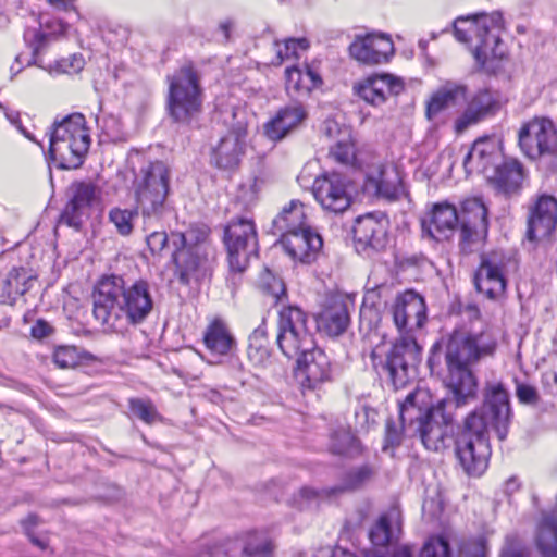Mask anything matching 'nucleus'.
I'll list each match as a JSON object with an SVG mask.
<instances>
[{
    "label": "nucleus",
    "mask_w": 557,
    "mask_h": 557,
    "mask_svg": "<svg viewBox=\"0 0 557 557\" xmlns=\"http://www.w3.org/2000/svg\"><path fill=\"white\" fill-rule=\"evenodd\" d=\"M352 307V301L342 295H330L323 310L318 317V324L330 336H339L343 334L350 322L349 309Z\"/></svg>",
    "instance_id": "nucleus-21"
},
{
    "label": "nucleus",
    "mask_w": 557,
    "mask_h": 557,
    "mask_svg": "<svg viewBox=\"0 0 557 557\" xmlns=\"http://www.w3.org/2000/svg\"><path fill=\"white\" fill-rule=\"evenodd\" d=\"M90 141H49L51 160L60 169L72 170L83 164Z\"/></svg>",
    "instance_id": "nucleus-29"
},
{
    "label": "nucleus",
    "mask_w": 557,
    "mask_h": 557,
    "mask_svg": "<svg viewBox=\"0 0 557 557\" xmlns=\"http://www.w3.org/2000/svg\"><path fill=\"white\" fill-rule=\"evenodd\" d=\"M459 223V214L455 206L440 202L422 219L423 234L437 242L448 239Z\"/></svg>",
    "instance_id": "nucleus-22"
},
{
    "label": "nucleus",
    "mask_w": 557,
    "mask_h": 557,
    "mask_svg": "<svg viewBox=\"0 0 557 557\" xmlns=\"http://www.w3.org/2000/svg\"><path fill=\"white\" fill-rule=\"evenodd\" d=\"M556 131L554 123L544 116H535L529 122L524 123L519 129V139L533 137L535 139H547L553 136Z\"/></svg>",
    "instance_id": "nucleus-43"
},
{
    "label": "nucleus",
    "mask_w": 557,
    "mask_h": 557,
    "mask_svg": "<svg viewBox=\"0 0 557 557\" xmlns=\"http://www.w3.org/2000/svg\"><path fill=\"white\" fill-rule=\"evenodd\" d=\"M274 49H275L276 58H275V60H272V64L278 66L287 59L285 57V50H284L282 42L276 41L274 44Z\"/></svg>",
    "instance_id": "nucleus-62"
},
{
    "label": "nucleus",
    "mask_w": 557,
    "mask_h": 557,
    "mask_svg": "<svg viewBox=\"0 0 557 557\" xmlns=\"http://www.w3.org/2000/svg\"><path fill=\"white\" fill-rule=\"evenodd\" d=\"M322 134L329 138L347 137V136H349V131L347 127H345L344 125H341L334 119H327L323 122Z\"/></svg>",
    "instance_id": "nucleus-56"
},
{
    "label": "nucleus",
    "mask_w": 557,
    "mask_h": 557,
    "mask_svg": "<svg viewBox=\"0 0 557 557\" xmlns=\"http://www.w3.org/2000/svg\"><path fill=\"white\" fill-rule=\"evenodd\" d=\"M53 361L61 369H72L79 364V355L75 347L62 346L55 349Z\"/></svg>",
    "instance_id": "nucleus-51"
},
{
    "label": "nucleus",
    "mask_w": 557,
    "mask_h": 557,
    "mask_svg": "<svg viewBox=\"0 0 557 557\" xmlns=\"http://www.w3.org/2000/svg\"><path fill=\"white\" fill-rule=\"evenodd\" d=\"M483 396L482 408L467 417L465 431L456 441V456L470 475H481L487 468L491 456L488 426L499 441H504L512 416L509 394L502 383H486Z\"/></svg>",
    "instance_id": "nucleus-1"
},
{
    "label": "nucleus",
    "mask_w": 557,
    "mask_h": 557,
    "mask_svg": "<svg viewBox=\"0 0 557 557\" xmlns=\"http://www.w3.org/2000/svg\"><path fill=\"white\" fill-rule=\"evenodd\" d=\"M388 220L383 213H368L356 219L354 238L364 247L381 249L386 243Z\"/></svg>",
    "instance_id": "nucleus-24"
},
{
    "label": "nucleus",
    "mask_w": 557,
    "mask_h": 557,
    "mask_svg": "<svg viewBox=\"0 0 557 557\" xmlns=\"http://www.w3.org/2000/svg\"><path fill=\"white\" fill-rule=\"evenodd\" d=\"M502 157L500 141H473L463 159V165L467 171L484 172L490 166L496 168Z\"/></svg>",
    "instance_id": "nucleus-28"
},
{
    "label": "nucleus",
    "mask_w": 557,
    "mask_h": 557,
    "mask_svg": "<svg viewBox=\"0 0 557 557\" xmlns=\"http://www.w3.org/2000/svg\"><path fill=\"white\" fill-rule=\"evenodd\" d=\"M187 236L191 233H172L170 240L175 247L172 258L176 265L178 278L183 284H188L205 263V247L200 244L189 245Z\"/></svg>",
    "instance_id": "nucleus-17"
},
{
    "label": "nucleus",
    "mask_w": 557,
    "mask_h": 557,
    "mask_svg": "<svg viewBox=\"0 0 557 557\" xmlns=\"http://www.w3.org/2000/svg\"><path fill=\"white\" fill-rule=\"evenodd\" d=\"M499 557H530V553L520 541L508 539Z\"/></svg>",
    "instance_id": "nucleus-54"
},
{
    "label": "nucleus",
    "mask_w": 557,
    "mask_h": 557,
    "mask_svg": "<svg viewBox=\"0 0 557 557\" xmlns=\"http://www.w3.org/2000/svg\"><path fill=\"white\" fill-rule=\"evenodd\" d=\"M515 389L518 400L523 405L536 406L541 400L537 388L525 381L515 379Z\"/></svg>",
    "instance_id": "nucleus-50"
},
{
    "label": "nucleus",
    "mask_w": 557,
    "mask_h": 557,
    "mask_svg": "<svg viewBox=\"0 0 557 557\" xmlns=\"http://www.w3.org/2000/svg\"><path fill=\"white\" fill-rule=\"evenodd\" d=\"M136 215V210L113 208L109 212V220L114 224L120 235L127 236L133 231V220Z\"/></svg>",
    "instance_id": "nucleus-47"
},
{
    "label": "nucleus",
    "mask_w": 557,
    "mask_h": 557,
    "mask_svg": "<svg viewBox=\"0 0 557 557\" xmlns=\"http://www.w3.org/2000/svg\"><path fill=\"white\" fill-rule=\"evenodd\" d=\"M372 475V471L368 467H361L351 473L354 483L361 484Z\"/></svg>",
    "instance_id": "nucleus-59"
},
{
    "label": "nucleus",
    "mask_w": 557,
    "mask_h": 557,
    "mask_svg": "<svg viewBox=\"0 0 557 557\" xmlns=\"http://www.w3.org/2000/svg\"><path fill=\"white\" fill-rule=\"evenodd\" d=\"M274 544L264 532H248L242 549L243 557H272Z\"/></svg>",
    "instance_id": "nucleus-41"
},
{
    "label": "nucleus",
    "mask_w": 557,
    "mask_h": 557,
    "mask_svg": "<svg viewBox=\"0 0 557 557\" xmlns=\"http://www.w3.org/2000/svg\"><path fill=\"white\" fill-rule=\"evenodd\" d=\"M363 172L364 189L368 193L389 200L398 199L405 194L403 173L396 164L383 162L374 154Z\"/></svg>",
    "instance_id": "nucleus-12"
},
{
    "label": "nucleus",
    "mask_w": 557,
    "mask_h": 557,
    "mask_svg": "<svg viewBox=\"0 0 557 557\" xmlns=\"http://www.w3.org/2000/svg\"><path fill=\"white\" fill-rule=\"evenodd\" d=\"M394 52L393 40L388 35L382 33L357 35L349 46L351 58L368 65L386 63Z\"/></svg>",
    "instance_id": "nucleus-16"
},
{
    "label": "nucleus",
    "mask_w": 557,
    "mask_h": 557,
    "mask_svg": "<svg viewBox=\"0 0 557 557\" xmlns=\"http://www.w3.org/2000/svg\"><path fill=\"white\" fill-rule=\"evenodd\" d=\"M232 117H233V120H236V125L233 127L232 135H234L237 139L246 136L247 135L246 123L242 119H238L237 113H233Z\"/></svg>",
    "instance_id": "nucleus-60"
},
{
    "label": "nucleus",
    "mask_w": 557,
    "mask_h": 557,
    "mask_svg": "<svg viewBox=\"0 0 557 557\" xmlns=\"http://www.w3.org/2000/svg\"><path fill=\"white\" fill-rule=\"evenodd\" d=\"M259 285L263 292L270 294L275 299V302L286 296L284 281L269 269H264L260 273Z\"/></svg>",
    "instance_id": "nucleus-46"
},
{
    "label": "nucleus",
    "mask_w": 557,
    "mask_h": 557,
    "mask_svg": "<svg viewBox=\"0 0 557 557\" xmlns=\"http://www.w3.org/2000/svg\"><path fill=\"white\" fill-rule=\"evenodd\" d=\"M170 178L169 165L156 161L141 168L135 180L136 203L144 218L145 231H149L150 224L160 221L165 212Z\"/></svg>",
    "instance_id": "nucleus-6"
},
{
    "label": "nucleus",
    "mask_w": 557,
    "mask_h": 557,
    "mask_svg": "<svg viewBox=\"0 0 557 557\" xmlns=\"http://www.w3.org/2000/svg\"><path fill=\"white\" fill-rule=\"evenodd\" d=\"M465 99L466 87L463 85L454 82H446L426 102V117L432 120L444 110L456 106L459 101Z\"/></svg>",
    "instance_id": "nucleus-32"
},
{
    "label": "nucleus",
    "mask_w": 557,
    "mask_h": 557,
    "mask_svg": "<svg viewBox=\"0 0 557 557\" xmlns=\"http://www.w3.org/2000/svg\"><path fill=\"white\" fill-rule=\"evenodd\" d=\"M419 557H451L447 539L443 535L430 537L422 546Z\"/></svg>",
    "instance_id": "nucleus-49"
},
{
    "label": "nucleus",
    "mask_w": 557,
    "mask_h": 557,
    "mask_svg": "<svg viewBox=\"0 0 557 557\" xmlns=\"http://www.w3.org/2000/svg\"><path fill=\"white\" fill-rule=\"evenodd\" d=\"M461 552L465 555H470V557H484L485 545L482 539L475 540L474 542L465 545L461 548Z\"/></svg>",
    "instance_id": "nucleus-57"
},
{
    "label": "nucleus",
    "mask_w": 557,
    "mask_h": 557,
    "mask_svg": "<svg viewBox=\"0 0 557 557\" xmlns=\"http://www.w3.org/2000/svg\"><path fill=\"white\" fill-rule=\"evenodd\" d=\"M224 243L230 269L233 272H244L250 257L256 256L259 248L255 222L245 218L232 220L225 227Z\"/></svg>",
    "instance_id": "nucleus-10"
},
{
    "label": "nucleus",
    "mask_w": 557,
    "mask_h": 557,
    "mask_svg": "<svg viewBox=\"0 0 557 557\" xmlns=\"http://www.w3.org/2000/svg\"><path fill=\"white\" fill-rule=\"evenodd\" d=\"M233 27H234V24L230 20L224 21L219 25V30L222 34V37L225 41H227L231 38V32H232Z\"/></svg>",
    "instance_id": "nucleus-64"
},
{
    "label": "nucleus",
    "mask_w": 557,
    "mask_h": 557,
    "mask_svg": "<svg viewBox=\"0 0 557 557\" xmlns=\"http://www.w3.org/2000/svg\"><path fill=\"white\" fill-rule=\"evenodd\" d=\"M46 135L49 139H90L86 119L77 112L55 119Z\"/></svg>",
    "instance_id": "nucleus-31"
},
{
    "label": "nucleus",
    "mask_w": 557,
    "mask_h": 557,
    "mask_svg": "<svg viewBox=\"0 0 557 557\" xmlns=\"http://www.w3.org/2000/svg\"><path fill=\"white\" fill-rule=\"evenodd\" d=\"M472 347L475 349L478 360L482 357L492 356L497 346L496 334L487 326L478 334H472Z\"/></svg>",
    "instance_id": "nucleus-45"
},
{
    "label": "nucleus",
    "mask_w": 557,
    "mask_h": 557,
    "mask_svg": "<svg viewBox=\"0 0 557 557\" xmlns=\"http://www.w3.org/2000/svg\"><path fill=\"white\" fill-rule=\"evenodd\" d=\"M307 117V111L300 103H294L280 110L264 124V135L269 139H283Z\"/></svg>",
    "instance_id": "nucleus-27"
},
{
    "label": "nucleus",
    "mask_w": 557,
    "mask_h": 557,
    "mask_svg": "<svg viewBox=\"0 0 557 557\" xmlns=\"http://www.w3.org/2000/svg\"><path fill=\"white\" fill-rule=\"evenodd\" d=\"M507 263L508 259L500 251L482 255L474 278L476 289L490 299L503 296L506 289L505 269Z\"/></svg>",
    "instance_id": "nucleus-15"
},
{
    "label": "nucleus",
    "mask_w": 557,
    "mask_h": 557,
    "mask_svg": "<svg viewBox=\"0 0 557 557\" xmlns=\"http://www.w3.org/2000/svg\"><path fill=\"white\" fill-rule=\"evenodd\" d=\"M320 84V76L309 66H306L305 70L299 67H288L286 70V86L288 90L307 95Z\"/></svg>",
    "instance_id": "nucleus-39"
},
{
    "label": "nucleus",
    "mask_w": 557,
    "mask_h": 557,
    "mask_svg": "<svg viewBox=\"0 0 557 557\" xmlns=\"http://www.w3.org/2000/svg\"><path fill=\"white\" fill-rule=\"evenodd\" d=\"M101 190L91 182H73L67 190V201L62 210L59 223L81 230L83 221L89 215L91 208L100 200Z\"/></svg>",
    "instance_id": "nucleus-13"
},
{
    "label": "nucleus",
    "mask_w": 557,
    "mask_h": 557,
    "mask_svg": "<svg viewBox=\"0 0 557 557\" xmlns=\"http://www.w3.org/2000/svg\"><path fill=\"white\" fill-rule=\"evenodd\" d=\"M557 226V199L542 194L529 208L527 236L529 240L548 237Z\"/></svg>",
    "instance_id": "nucleus-18"
},
{
    "label": "nucleus",
    "mask_w": 557,
    "mask_h": 557,
    "mask_svg": "<svg viewBox=\"0 0 557 557\" xmlns=\"http://www.w3.org/2000/svg\"><path fill=\"white\" fill-rule=\"evenodd\" d=\"M502 30L503 17L498 12L459 17L454 23L457 40L468 46L476 64L488 73L497 71L507 57Z\"/></svg>",
    "instance_id": "nucleus-4"
},
{
    "label": "nucleus",
    "mask_w": 557,
    "mask_h": 557,
    "mask_svg": "<svg viewBox=\"0 0 557 557\" xmlns=\"http://www.w3.org/2000/svg\"><path fill=\"white\" fill-rule=\"evenodd\" d=\"M272 227V232L274 234L280 233L281 236L307 228L304 203L299 200H292L273 220Z\"/></svg>",
    "instance_id": "nucleus-33"
},
{
    "label": "nucleus",
    "mask_w": 557,
    "mask_h": 557,
    "mask_svg": "<svg viewBox=\"0 0 557 557\" xmlns=\"http://www.w3.org/2000/svg\"><path fill=\"white\" fill-rule=\"evenodd\" d=\"M403 90V79L388 73L372 75L357 87L358 95L374 106L384 103L389 96L399 95Z\"/></svg>",
    "instance_id": "nucleus-23"
},
{
    "label": "nucleus",
    "mask_w": 557,
    "mask_h": 557,
    "mask_svg": "<svg viewBox=\"0 0 557 557\" xmlns=\"http://www.w3.org/2000/svg\"><path fill=\"white\" fill-rule=\"evenodd\" d=\"M287 60L299 59L300 53L309 48V42L306 38H289L282 41Z\"/></svg>",
    "instance_id": "nucleus-53"
},
{
    "label": "nucleus",
    "mask_w": 557,
    "mask_h": 557,
    "mask_svg": "<svg viewBox=\"0 0 557 557\" xmlns=\"http://www.w3.org/2000/svg\"><path fill=\"white\" fill-rule=\"evenodd\" d=\"M495 100L488 90L479 91L470 101L467 110L455 121V134L461 136L470 126L479 123L493 111Z\"/></svg>",
    "instance_id": "nucleus-30"
},
{
    "label": "nucleus",
    "mask_w": 557,
    "mask_h": 557,
    "mask_svg": "<svg viewBox=\"0 0 557 557\" xmlns=\"http://www.w3.org/2000/svg\"><path fill=\"white\" fill-rule=\"evenodd\" d=\"M395 325L401 331L412 332L421 329L426 321V305L421 295L406 290L397 296L393 306Z\"/></svg>",
    "instance_id": "nucleus-19"
},
{
    "label": "nucleus",
    "mask_w": 557,
    "mask_h": 557,
    "mask_svg": "<svg viewBox=\"0 0 557 557\" xmlns=\"http://www.w3.org/2000/svg\"><path fill=\"white\" fill-rule=\"evenodd\" d=\"M28 280L24 269H12L2 283L1 302L14 305L17 297L28 290Z\"/></svg>",
    "instance_id": "nucleus-38"
},
{
    "label": "nucleus",
    "mask_w": 557,
    "mask_h": 557,
    "mask_svg": "<svg viewBox=\"0 0 557 557\" xmlns=\"http://www.w3.org/2000/svg\"><path fill=\"white\" fill-rule=\"evenodd\" d=\"M129 408L141 421L152 424L160 419L154 405L149 399L132 398L129 399Z\"/></svg>",
    "instance_id": "nucleus-48"
},
{
    "label": "nucleus",
    "mask_w": 557,
    "mask_h": 557,
    "mask_svg": "<svg viewBox=\"0 0 557 557\" xmlns=\"http://www.w3.org/2000/svg\"><path fill=\"white\" fill-rule=\"evenodd\" d=\"M330 449L335 455L352 454L359 451V442L349 430L339 429L331 436Z\"/></svg>",
    "instance_id": "nucleus-44"
},
{
    "label": "nucleus",
    "mask_w": 557,
    "mask_h": 557,
    "mask_svg": "<svg viewBox=\"0 0 557 557\" xmlns=\"http://www.w3.org/2000/svg\"><path fill=\"white\" fill-rule=\"evenodd\" d=\"M203 339L207 348L218 355L228 354L234 345L233 336L220 320H214L208 326Z\"/></svg>",
    "instance_id": "nucleus-37"
},
{
    "label": "nucleus",
    "mask_w": 557,
    "mask_h": 557,
    "mask_svg": "<svg viewBox=\"0 0 557 557\" xmlns=\"http://www.w3.org/2000/svg\"><path fill=\"white\" fill-rule=\"evenodd\" d=\"M148 248L153 255L161 253L169 243V236L165 232H151L146 237Z\"/></svg>",
    "instance_id": "nucleus-55"
},
{
    "label": "nucleus",
    "mask_w": 557,
    "mask_h": 557,
    "mask_svg": "<svg viewBox=\"0 0 557 557\" xmlns=\"http://www.w3.org/2000/svg\"><path fill=\"white\" fill-rule=\"evenodd\" d=\"M400 532L399 522L392 515H383L369 531V539L376 546H386L397 539Z\"/></svg>",
    "instance_id": "nucleus-40"
},
{
    "label": "nucleus",
    "mask_w": 557,
    "mask_h": 557,
    "mask_svg": "<svg viewBox=\"0 0 557 557\" xmlns=\"http://www.w3.org/2000/svg\"><path fill=\"white\" fill-rule=\"evenodd\" d=\"M245 141H218L212 148L211 162L219 169L232 170L239 163Z\"/></svg>",
    "instance_id": "nucleus-35"
},
{
    "label": "nucleus",
    "mask_w": 557,
    "mask_h": 557,
    "mask_svg": "<svg viewBox=\"0 0 557 557\" xmlns=\"http://www.w3.org/2000/svg\"><path fill=\"white\" fill-rule=\"evenodd\" d=\"M94 315L109 329H117L123 320L131 324L143 322L153 308L149 284L139 280L131 286L119 275L103 276L94 294Z\"/></svg>",
    "instance_id": "nucleus-3"
},
{
    "label": "nucleus",
    "mask_w": 557,
    "mask_h": 557,
    "mask_svg": "<svg viewBox=\"0 0 557 557\" xmlns=\"http://www.w3.org/2000/svg\"><path fill=\"white\" fill-rule=\"evenodd\" d=\"M247 357L251 366L256 369L265 368L270 362V352L264 344L263 330H255L249 336Z\"/></svg>",
    "instance_id": "nucleus-42"
},
{
    "label": "nucleus",
    "mask_w": 557,
    "mask_h": 557,
    "mask_svg": "<svg viewBox=\"0 0 557 557\" xmlns=\"http://www.w3.org/2000/svg\"><path fill=\"white\" fill-rule=\"evenodd\" d=\"M472 333L455 331L446 342L445 363L447 374L444 382L450 395L458 401H471L476 397V381L469 366L476 362L475 349L471 344Z\"/></svg>",
    "instance_id": "nucleus-5"
},
{
    "label": "nucleus",
    "mask_w": 557,
    "mask_h": 557,
    "mask_svg": "<svg viewBox=\"0 0 557 557\" xmlns=\"http://www.w3.org/2000/svg\"><path fill=\"white\" fill-rule=\"evenodd\" d=\"M298 495H299V497H301V500H299V503H298V507L304 508L306 502H309L317 497V492L310 487H302L299 491Z\"/></svg>",
    "instance_id": "nucleus-61"
},
{
    "label": "nucleus",
    "mask_w": 557,
    "mask_h": 557,
    "mask_svg": "<svg viewBox=\"0 0 557 557\" xmlns=\"http://www.w3.org/2000/svg\"><path fill=\"white\" fill-rule=\"evenodd\" d=\"M201 108L200 89L191 67H182L170 78L168 110L177 122H188Z\"/></svg>",
    "instance_id": "nucleus-8"
},
{
    "label": "nucleus",
    "mask_w": 557,
    "mask_h": 557,
    "mask_svg": "<svg viewBox=\"0 0 557 557\" xmlns=\"http://www.w3.org/2000/svg\"><path fill=\"white\" fill-rule=\"evenodd\" d=\"M487 214V207L481 198H468L462 202L459 246L463 253L475 252L484 246L488 234Z\"/></svg>",
    "instance_id": "nucleus-11"
},
{
    "label": "nucleus",
    "mask_w": 557,
    "mask_h": 557,
    "mask_svg": "<svg viewBox=\"0 0 557 557\" xmlns=\"http://www.w3.org/2000/svg\"><path fill=\"white\" fill-rule=\"evenodd\" d=\"M377 411L369 406H362L355 413L356 428L361 432H368L377 423Z\"/></svg>",
    "instance_id": "nucleus-52"
},
{
    "label": "nucleus",
    "mask_w": 557,
    "mask_h": 557,
    "mask_svg": "<svg viewBox=\"0 0 557 557\" xmlns=\"http://www.w3.org/2000/svg\"><path fill=\"white\" fill-rule=\"evenodd\" d=\"M433 407L430 406L425 391L416 389L409 393L399 405V420L404 430L417 433L420 424L431 418Z\"/></svg>",
    "instance_id": "nucleus-25"
},
{
    "label": "nucleus",
    "mask_w": 557,
    "mask_h": 557,
    "mask_svg": "<svg viewBox=\"0 0 557 557\" xmlns=\"http://www.w3.org/2000/svg\"><path fill=\"white\" fill-rule=\"evenodd\" d=\"M487 180L498 194L511 197L520 194L525 180V171L519 161L512 159L496 165Z\"/></svg>",
    "instance_id": "nucleus-26"
},
{
    "label": "nucleus",
    "mask_w": 557,
    "mask_h": 557,
    "mask_svg": "<svg viewBox=\"0 0 557 557\" xmlns=\"http://www.w3.org/2000/svg\"><path fill=\"white\" fill-rule=\"evenodd\" d=\"M313 196L321 207L333 213H343L351 205L348 181L338 173L318 176L312 187Z\"/></svg>",
    "instance_id": "nucleus-14"
},
{
    "label": "nucleus",
    "mask_w": 557,
    "mask_h": 557,
    "mask_svg": "<svg viewBox=\"0 0 557 557\" xmlns=\"http://www.w3.org/2000/svg\"><path fill=\"white\" fill-rule=\"evenodd\" d=\"M370 359L379 374H386L395 388L405 386L417 375V367L421 360V349L410 337L397 341L388 351L375 347Z\"/></svg>",
    "instance_id": "nucleus-7"
},
{
    "label": "nucleus",
    "mask_w": 557,
    "mask_h": 557,
    "mask_svg": "<svg viewBox=\"0 0 557 557\" xmlns=\"http://www.w3.org/2000/svg\"><path fill=\"white\" fill-rule=\"evenodd\" d=\"M280 244L293 260L311 263L320 253L323 240L317 232L307 227L282 235Z\"/></svg>",
    "instance_id": "nucleus-20"
},
{
    "label": "nucleus",
    "mask_w": 557,
    "mask_h": 557,
    "mask_svg": "<svg viewBox=\"0 0 557 557\" xmlns=\"http://www.w3.org/2000/svg\"><path fill=\"white\" fill-rule=\"evenodd\" d=\"M400 432L393 425L391 421L386 424V442L392 445H398L400 443Z\"/></svg>",
    "instance_id": "nucleus-58"
},
{
    "label": "nucleus",
    "mask_w": 557,
    "mask_h": 557,
    "mask_svg": "<svg viewBox=\"0 0 557 557\" xmlns=\"http://www.w3.org/2000/svg\"><path fill=\"white\" fill-rule=\"evenodd\" d=\"M459 397L448 395L433 406L431 418L420 424L417 433L429 450L441 451L449 447L453 437V421L455 410L466 406L469 401H458Z\"/></svg>",
    "instance_id": "nucleus-9"
},
{
    "label": "nucleus",
    "mask_w": 557,
    "mask_h": 557,
    "mask_svg": "<svg viewBox=\"0 0 557 557\" xmlns=\"http://www.w3.org/2000/svg\"><path fill=\"white\" fill-rule=\"evenodd\" d=\"M276 342L286 357H297L295 375L302 389L314 391L331 380V361L315 346L307 327V315L298 307L281 310Z\"/></svg>",
    "instance_id": "nucleus-2"
},
{
    "label": "nucleus",
    "mask_w": 557,
    "mask_h": 557,
    "mask_svg": "<svg viewBox=\"0 0 557 557\" xmlns=\"http://www.w3.org/2000/svg\"><path fill=\"white\" fill-rule=\"evenodd\" d=\"M76 0H48V2L59 10H72Z\"/></svg>",
    "instance_id": "nucleus-63"
},
{
    "label": "nucleus",
    "mask_w": 557,
    "mask_h": 557,
    "mask_svg": "<svg viewBox=\"0 0 557 557\" xmlns=\"http://www.w3.org/2000/svg\"><path fill=\"white\" fill-rule=\"evenodd\" d=\"M523 154L540 161L549 169H557V141H518Z\"/></svg>",
    "instance_id": "nucleus-36"
},
{
    "label": "nucleus",
    "mask_w": 557,
    "mask_h": 557,
    "mask_svg": "<svg viewBox=\"0 0 557 557\" xmlns=\"http://www.w3.org/2000/svg\"><path fill=\"white\" fill-rule=\"evenodd\" d=\"M330 156L338 163L364 170L367 163L374 159L371 151L356 145V141H337L330 149Z\"/></svg>",
    "instance_id": "nucleus-34"
}]
</instances>
